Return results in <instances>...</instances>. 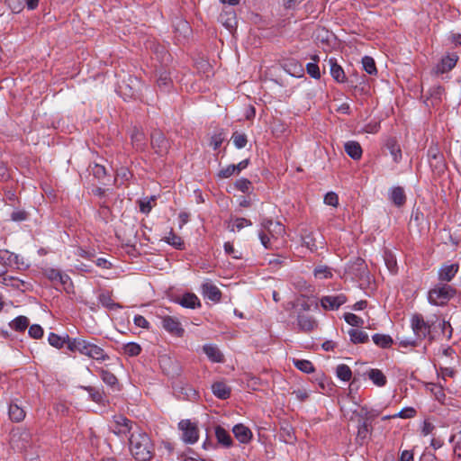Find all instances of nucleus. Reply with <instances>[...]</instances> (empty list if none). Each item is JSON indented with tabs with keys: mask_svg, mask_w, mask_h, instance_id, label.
Segmentation results:
<instances>
[{
	"mask_svg": "<svg viewBox=\"0 0 461 461\" xmlns=\"http://www.w3.org/2000/svg\"><path fill=\"white\" fill-rule=\"evenodd\" d=\"M179 304L190 309H195L201 305L199 298L194 294H184L179 300Z\"/></svg>",
	"mask_w": 461,
	"mask_h": 461,
	"instance_id": "5701e85b",
	"label": "nucleus"
},
{
	"mask_svg": "<svg viewBox=\"0 0 461 461\" xmlns=\"http://www.w3.org/2000/svg\"><path fill=\"white\" fill-rule=\"evenodd\" d=\"M130 450L137 461H149L154 453L153 444L147 433L135 430L131 434Z\"/></svg>",
	"mask_w": 461,
	"mask_h": 461,
	"instance_id": "f257e3e1",
	"label": "nucleus"
},
{
	"mask_svg": "<svg viewBox=\"0 0 461 461\" xmlns=\"http://www.w3.org/2000/svg\"><path fill=\"white\" fill-rule=\"evenodd\" d=\"M29 335L33 339H40L43 335V330L40 325L33 324L29 328Z\"/></svg>",
	"mask_w": 461,
	"mask_h": 461,
	"instance_id": "4d7b16f0",
	"label": "nucleus"
},
{
	"mask_svg": "<svg viewBox=\"0 0 461 461\" xmlns=\"http://www.w3.org/2000/svg\"><path fill=\"white\" fill-rule=\"evenodd\" d=\"M416 414V411L412 407H406L400 411L398 413L394 414L393 417H399L402 419H410L414 417Z\"/></svg>",
	"mask_w": 461,
	"mask_h": 461,
	"instance_id": "8fccbe9b",
	"label": "nucleus"
},
{
	"mask_svg": "<svg viewBox=\"0 0 461 461\" xmlns=\"http://www.w3.org/2000/svg\"><path fill=\"white\" fill-rule=\"evenodd\" d=\"M150 142L157 154L162 156L167 152L169 144L162 132L154 131L151 134Z\"/></svg>",
	"mask_w": 461,
	"mask_h": 461,
	"instance_id": "9b49d317",
	"label": "nucleus"
},
{
	"mask_svg": "<svg viewBox=\"0 0 461 461\" xmlns=\"http://www.w3.org/2000/svg\"><path fill=\"white\" fill-rule=\"evenodd\" d=\"M15 257L13 253H10L8 250H0V261L5 263H11L12 258Z\"/></svg>",
	"mask_w": 461,
	"mask_h": 461,
	"instance_id": "338daca9",
	"label": "nucleus"
},
{
	"mask_svg": "<svg viewBox=\"0 0 461 461\" xmlns=\"http://www.w3.org/2000/svg\"><path fill=\"white\" fill-rule=\"evenodd\" d=\"M458 264L443 265L438 272V280L444 284L450 282L458 272Z\"/></svg>",
	"mask_w": 461,
	"mask_h": 461,
	"instance_id": "ddd939ff",
	"label": "nucleus"
},
{
	"mask_svg": "<svg viewBox=\"0 0 461 461\" xmlns=\"http://www.w3.org/2000/svg\"><path fill=\"white\" fill-rule=\"evenodd\" d=\"M313 275L319 279H328L332 277V273L327 266H318L313 270Z\"/></svg>",
	"mask_w": 461,
	"mask_h": 461,
	"instance_id": "37998d69",
	"label": "nucleus"
},
{
	"mask_svg": "<svg viewBox=\"0 0 461 461\" xmlns=\"http://www.w3.org/2000/svg\"><path fill=\"white\" fill-rule=\"evenodd\" d=\"M157 85L161 91H168L172 85V80L167 71L159 72L157 78Z\"/></svg>",
	"mask_w": 461,
	"mask_h": 461,
	"instance_id": "7c9ffc66",
	"label": "nucleus"
},
{
	"mask_svg": "<svg viewBox=\"0 0 461 461\" xmlns=\"http://www.w3.org/2000/svg\"><path fill=\"white\" fill-rule=\"evenodd\" d=\"M212 393L219 399L225 400L230 395V387L223 382H215L212 384Z\"/></svg>",
	"mask_w": 461,
	"mask_h": 461,
	"instance_id": "6ab92c4d",
	"label": "nucleus"
},
{
	"mask_svg": "<svg viewBox=\"0 0 461 461\" xmlns=\"http://www.w3.org/2000/svg\"><path fill=\"white\" fill-rule=\"evenodd\" d=\"M438 374L445 380L447 376L453 377L455 375V370L451 367H440Z\"/></svg>",
	"mask_w": 461,
	"mask_h": 461,
	"instance_id": "69168bd1",
	"label": "nucleus"
},
{
	"mask_svg": "<svg viewBox=\"0 0 461 461\" xmlns=\"http://www.w3.org/2000/svg\"><path fill=\"white\" fill-rule=\"evenodd\" d=\"M336 375L340 380L348 382L351 379L352 372L348 366L340 364L336 368Z\"/></svg>",
	"mask_w": 461,
	"mask_h": 461,
	"instance_id": "e433bc0d",
	"label": "nucleus"
},
{
	"mask_svg": "<svg viewBox=\"0 0 461 461\" xmlns=\"http://www.w3.org/2000/svg\"><path fill=\"white\" fill-rule=\"evenodd\" d=\"M224 250L226 254L231 256L233 258L238 259L241 258V254L234 249L233 245L230 242L224 243Z\"/></svg>",
	"mask_w": 461,
	"mask_h": 461,
	"instance_id": "13d9d810",
	"label": "nucleus"
},
{
	"mask_svg": "<svg viewBox=\"0 0 461 461\" xmlns=\"http://www.w3.org/2000/svg\"><path fill=\"white\" fill-rule=\"evenodd\" d=\"M103 382L113 389L119 390L118 379L110 371L101 368L99 370Z\"/></svg>",
	"mask_w": 461,
	"mask_h": 461,
	"instance_id": "c85d7f7f",
	"label": "nucleus"
},
{
	"mask_svg": "<svg viewBox=\"0 0 461 461\" xmlns=\"http://www.w3.org/2000/svg\"><path fill=\"white\" fill-rule=\"evenodd\" d=\"M312 59L314 60V62H311L306 65V71L312 78L319 79L321 78V72L319 66L317 64L319 57L317 55H314L312 57Z\"/></svg>",
	"mask_w": 461,
	"mask_h": 461,
	"instance_id": "c9c22d12",
	"label": "nucleus"
},
{
	"mask_svg": "<svg viewBox=\"0 0 461 461\" xmlns=\"http://www.w3.org/2000/svg\"><path fill=\"white\" fill-rule=\"evenodd\" d=\"M164 240L176 249H185L182 238L175 234L173 231H170L168 235L164 238Z\"/></svg>",
	"mask_w": 461,
	"mask_h": 461,
	"instance_id": "473e14b6",
	"label": "nucleus"
},
{
	"mask_svg": "<svg viewBox=\"0 0 461 461\" xmlns=\"http://www.w3.org/2000/svg\"><path fill=\"white\" fill-rule=\"evenodd\" d=\"M303 244L311 251H315L323 246V237L317 231H305L302 235Z\"/></svg>",
	"mask_w": 461,
	"mask_h": 461,
	"instance_id": "0eeeda50",
	"label": "nucleus"
},
{
	"mask_svg": "<svg viewBox=\"0 0 461 461\" xmlns=\"http://www.w3.org/2000/svg\"><path fill=\"white\" fill-rule=\"evenodd\" d=\"M203 350L211 361L214 363L223 362V356L216 346L207 344L203 346Z\"/></svg>",
	"mask_w": 461,
	"mask_h": 461,
	"instance_id": "412c9836",
	"label": "nucleus"
},
{
	"mask_svg": "<svg viewBox=\"0 0 461 461\" xmlns=\"http://www.w3.org/2000/svg\"><path fill=\"white\" fill-rule=\"evenodd\" d=\"M347 302V298L343 294L337 295H326L321 298V305L326 311L338 310Z\"/></svg>",
	"mask_w": 461,
	"mask_h": 461,
	"instance_id": "9d476101",
	"label": "nucleus"
},
{
	"mask_svg": "<svg viewBox=\"0 0 461 461\" xmlns=\"http://www.w3.org/2000/svg\"><path fill=\"white\" fill-rule=\"evenodd\" d=\"M85 389L88 392L91 400L96 403H104V396L103 391L100 389H96L92 386L85 387Z\"/></svg>",
	"mask_w": 461,
	"mask_h": 461,
	"instance_id": "a19ab883",
	"label": "nucleus"
},
{
	"mask_svg": "<svg viewBox=\"0 0 461 461\" xmlns=\"http://www.w3.org/2000/svg\"><path fill=\"white\" fill-rule=\"evenodd\" d=\"M390 199L396 206H402L405 203L406 196L403 188L397 186L390 191Z\"/></svg>",
	"mask_w": 461,
	"mask_h": 461,
	"instance_id": "cd10ccee",
	"label": "nucleus"
},
{
	"mask_svg": "<svg viewBox=\"0 0 461 461\" xmlns=\"http://www.w3.org/2000/svg\"><path fill=\"white\" fill-rule=\"evenodd\" d=\"M99 302L106 308L110 310L119 309L122 306L119 303H115L113 302L111 295L109 293H102L98 296Z\"/></svg>",
	"mask_w": 461,
	"mask_h": 461,
	"instance_id": "4c0bfd02",
	"label": "nucleus"
},
{
	"mask_svg": "<svg viewBox=\"0 0 461 461\" xmlns=\"http://www.w3.org/2000/svg\"><path fill=\"white\" fill-rule=\"evenodd\" d=\"M29 325V320L25 316H19L16 317L11 323L10 326L12 329L23 331Z\"/></svg>",
	"mask_w": 461,
	"mask_h": 461,
	"instance_id": "79ce46f5",
	"label": "nucleus"
},
{
	"mask_svg": "<svg viewBox=\"0 0 461 461\" xmlns=\"http://www.w3.org/2000/svg\"><path fill=\"white\" fill-rule=\"evenodd\" d=\"M433 429H434V426L432 423H430L428 420H425L423 422V425L421 428V433L423 434V436H428L429 434H430L433 431Z\"/></svg>",
	"mask_w": 461,
	"mask_h": 461,
	"instance_id": "774afa93",
	"label": "nucleus"
},
{
	"mask_svg": "<svg viewBox=\"0 0 461 461\" xmlns=\"http://www.w3.org/2000/svg\"><path fill=\"white\" fill-rule=\"evenodd\" d=\"M362 65L364 70L369 75H375L377 73L375 62L373 58L365 56L362 59Z\"/></svg>",
	"mask_w": 461,
	"mask_h": 461,
	"instance_id": "ea45409f",
	"label": "nucleus"
},
{
	"mask_svg": "<svg viewBox=\"0 0 461 461\" xmlns=\"http://www.w3.org/2000/svg\"><path fill=\"white\" fill-rule=\"evenodd\" d=\"M141 351V348L139 344L130 342L124 346V352L130 357L138 356Z\"/></svg>",
	"mask_w": 461,
	"mask_h": 461,
	"instance_id": "49530a36",
	"label": "nucleus"
},
{
	"mask_svg": "<svg viewBox=\"0 0 461 461\" xmlns=\"http://www.w3.org/2000/svg\"><path fill=\"white\" fill-rule=\"evenodd\" d=\"M252 222L246 218H236L233 221L231 230L234 231L237 230L238 231L242 230L245 227L251 226Z\"/></svg>",
	"mask_w": 461,
	"mask_h": 461,
	"instance_id": "09e8293b",
	"label": "nucleus"
},
{
	"mask_svg": "<svg viewBox=\"0 0 461 461\" xmlns=\"http://www.w3.org/2000/svg\"><path fill=\"white\" fill-rule=\"evenodd\" d=\"M344 319L352 327H362L364 325V320L354 313H345Z\"/></svg>",
	"mask_w": 461,
	"mask_h": 461,
	"instance_id": "c03bdc74",
	"label": "nucleus"
},
{
	"mask_svg": "<svg viewBox=\"0 0 461 461\" xmlns=\"http://www.w3.org/2000/svg\"><path fill=\"white\" fill-rule=\"evenodd\" d=\"M324 203L328 205L336 207L339 204V197L337 194L330 192L324 196Z\"/></svg>",
	"mask_w": 461,
	"mask_h": 461,
	"instance_id": "5fc2aeb1",
	"label": "nucleus"
},
{
	"mask_svg": "<svg viewBox=\"0 0 461 461\" xmlns=\"http://www.w3.org/2000/svg\"><path fill=\"white\" fill-rule=\"evenodd\" d=\"M215 436L218 440V443L222 446L229 447L232 444V439L229 432L222 427L217 426L215 428Z\"/></svg>",
	"mask_w": 461,
	"mask_h": 461,
	"instance_id": "393cba45",
	"label": "nucleus"
},
{
	"mask_svg": "<svg viewBox=\"0 0 461 461\" xmlns=\"http://www.w3.org/2000/svg\"><path fill=\"white\" fill-rule=\"evenodd\" d=\"M133 322L137 327L148 329L149 326V321L142 315H135Z\"/></svg>",
	"mask_w": 461,
	"mask_h": 461,
	"instance_id": "680f3d73",
	"label": "nucleus"
},
{
	"mask_svg": "<svg viewBox=\"0 0 461 461\" xmlns=\"http://www.w3.org/2000/svg\"><path fill=\"white\" fill-rule=\"evenodd\" d=\"M235 438L243 444L249 443L252 438L251 430L243 424H237L232 428Z\"/></svg>",
	"mask_w": 461,
	"mask_h": 461,
	"instance_id": "2eb2a0df",
	"label": "nucleus"
},
{
	"mask_svg": "<svg viewBox=\"0 0 461 461\" xmlns=\"http://www.w3.org/2000/svg\"><path fill=\"white\" fill-rule=\"evenodd\" d=\"M203 294L212 302H220L221 293L220 289L213 284L205 283L202 285Z\"/></svg>",
	"mask_w": 461,
	"mask_h": 461,
	"instance_id": "a211bd4d",
	"label": "nucleus"
},
{
	"mask_svg": "<svg viewBox=\"0 0 461 461\" xmlns=\"http://www.w3.org/2000/svg\"><path fill=\"white\" fill-rule=\"evenodd\" d=\"M297 324L299 330L303 332H310L315 330L318 326L316 320L312 316L307 314H298Z\"/></svg>",
	"mask_w": 461,
	"mask_h": 461,
	"instance_id": "4468645a",
	"label": "nucleus"
},
{
	"mask_svg": "<svg viewBox=\"0 0 461 461\" xmlns=\"http://www.w3.org/2000/svg\"><path fill=\"white\" fill-rule=\"evenodd\" d=\"M368 378L373 382V384L378 387H383L387 383V378L384 375V373L376 368H371L366 373Z\"/></svg>",
	"mask_w": 461,
	"mask_h": 461,
	"instance_id": "4be33fe9",
	"label": "nucleus"
},
{
	"mask_svg": "<svg viewBox=\"0 0 461 461\" xmlns=\"http://www.w3.org/2000/svg\"><path fill=\"white\" fill-rule=\"evenodd\" d=\"M75 254L78 257L91 259L95 256V251L94 250H86L83 248H77Z\"/></svg>",
	"mask_w": 461,
	"mask_h": 461,
	"instance_id": "e2e57ef3",
	"label": "nucleus"
},
{
	"mask_svg": "<svg viewBox=\"0 0 461 461\" xmlns=\"http://www.w3.org/2000/svg\"><path fill=\"white\" fill-rule=\"evenodd\" d=\"M131 141L137 150H143L146 148L145 134L137 129L131 133Z\"/></svg>",
	"mask_w": 461,
	"mask_h": 461,
	"instance_id": "c756f323",
	"label": "nucleus"
},
{
	"mask_svg": "<svg viewBox=\"0 0 461 461\" xmlns=\"http://www.w3.org/2000/svg\"><path fill=\"white\" fill-rule=\"evenodd\" d=\"M8 414L10 419L15 422L22 421L25 417L24 410L15 402L9 405Z\"/></svg>",
	"mask_w": 461,
	"mask_h": 461,
	"instance_id": "bb28decb",
	"label": "nucleus"
},
{
	"mask_svg": "<svg viewBox=\"0 0 461 461\" xmlns=\"http://www.w3.org/2000/svg\"><path fill=\"white\" fill-rule=\"evenodd\" d=\"M231 140L237 149H242L247 144V136L244 133L234 132Z\"/></svg>",
	"mask_w": 461,
	"mask_h": 461,
	"instance_id": "a18cd8bd",
	"label": "nucleus"
},
{
	"mask_svg": "<svg viewBox=\"0 0 461 461\" xmlns=\"http://www.w3.org/2000/svg\"><path fill=\"white\" fill-rule=\"evenodd\" d=\"M131 420L122 415H114L111 429L116 435H126L131 430Z\"/></svg>",
	"mask_w": 461,
	"mask_h": 461,
	"instance_id": "6e6552de",
	"label": "nucleus"
},
{
	"mask_svg": "<svg viewBox=\"0 0 461 461\" xmlns=\"http://www.w3.org/2000/svg\"><path fill=\"white\" fill-rule=\"evenodd\" d=\"M428 157L437 162L442 164V156L437 148H429L428 150Z\"/></svg>",
	"mask_w": 461,
	"mask_h": 461,
	"instance_id": "052dcab7",
	"label": "nucleus"
},
{
	"mask_svg": "<svg viewBox=\"0 0 461 461\" xmlns=\"http://www.w3.org/2000/svg\"><path fill=\"white\" fill-rule=\"evenodd\" d=\"M346 153L354 160H358L362 157V148L357 141L350 140L345 143Z\"/></svg>",
	"mask_w": 461,
	"mask_h": 461,
	"instance_id": "aec40b11",
	"label": "nucleus"
},
{
	"mask_svg": "<svg viewBox=\"0 0 461 461\" xmlns=\"http://www.w3.org/2000/svg\"><path fill=\"white\" fill-rule=\"evenodd\" d=\"M285 234V229L279 221L266 219L261 222L258 238L262 246L267 249H277L278 240Z\"/></svg>",
	"mask_w": 461,
	"mask_h": 461,
	"instance_id": "f03ea898",
	"label": "nucleus"
},
{
	"mask_svg": "<svg viewBox=\"0 0 461 461\" xmlns=\"http://www.w3.org/2000/svg\"><path fill=\"white\" fill-rule=\"evenodd\" d=\"M68 339L70 338L68 336L60 337L55 333H50L48 337L49 343L57 348H61L65 344L68 345Z\"/></svg>",
	"mask_w": 461,
	"mask_h": 461,
	"instance_id": "58836bf2",
	"label": "nucleus"
},
{
	"mask_svg": "<svg viewBox=\"0 0 461 461\" xmlns=\"http://www.w3.org/2000/svg\"><path fill=\"white\" fill-rule=\"evenodd\" d=\"M372 339H373L374 343L382 348H388L393 343V340L391 338V336L385 335V334H378L377 333V334L373 335Z\"/></svg>",
	"mask_w": 461,
	"mask_h": 461,
	"instance_id": "2f4dec72",
	"label": "nucleus"
},
{
	"mask_svg": "<svg viewBox=\"0 0 461 461\" xmlns=\"http://www.w3.org/2000/svg\"><path fill=\"white\" fill-rule=\"evenodd\" d=\"M370 423L368 422V419H365L358 423L357 426V439L365 440L367 438L370 431Z\"/></svg>",
	"mask_w": 461,
	"mask_h": 461,
	"instance_id": "72a5a7b5",
	"label": "nucleus"
},
{
	"mask_svg": "<svg viewBox=\"0 0 461 461\" xmlns=\"http://www.w3.org/2000/svg\"><path fill=\"white\" fill-rule=\"evenodd\" d=\"M350 341L354 344L366 343L368 341V334L361 330L357 329H350L348 331Z\"/></svg>",
	"mask_w": 461,
	"mask_h": 461,
	"instance_id": "b1692460",
	"label": "nucleus"
},
{
	"mask_svg": "<svg viewBox=\"0 0 461 461\" xmlns=\"http://www.w3.org/2000/svg\"><path fill=\"white\" fill-rule=\"evenodd\" d=\"M68 348L70 351H77L99 362H104L110 358L101 346L83 338L68 339Z\"/></svg>",
	"mask_w": 461,
	"mask_h": 461,
	"instance_id": "7ed1b4c3",
	"label": "nucleus"
},
{
	"mask_svg": "<svg viewBox=\"0 0 461 461\" xmlns=\"http://www.w3.org/2000/svg\"><path fill=\"white\" fill-rule=\"evenodd\" d=\"M155 202V197L154 196H151L149 198H145L143 200H140V210L142 213H145V214H148L152 207H153V204L152 203Z\"/></svg>",
	"mask_w": 461,
	"mask_h": 461,
	"instance_id": "de8ad7c7",
	"label": "nucleus"
},
{
	"mask_svg": "<svg viewBox=\"0 0 461 461\" xmlns=\"http://www.w3.org/2000/svg\"><path fill=\"white\" fill-rule=\"evenodd\" d=\"M444 94V88L440 86H434L428 91L427 99L430 101L432 105H435L441 102L442 95Z\"/></svg>",
	"mask_w": 461,
	"mask_h": 461,
	"instance_id": "a878e982",
	"label": "nucleus"
},
{
	"mask_svg": "<svg viewBox=\"0 0 461 461\" xmlns=\"http://www.w3.org/2000/svg\"><path fill=\"white\" fill-rule=\"evenodd\" d=\"M456 295V289L444 283L433 285L428 292V302L434 306H446Z\"/></svg>",
	"mask_w": 461,
	"mask_h": 461,
	"instance_id": "20e7f679",
	"label": "nucleus"
},
{
	"mask_svg": "<svg viewBox=\"0 0 461 461\" xmlns=\"http://www.w3.org/2000/svg\"><path fill=\"white\" fill-rule=\"evenodd\" d=\"M293 362L294 366L303 373L310 374L314 371V366L312 363L309 360L294 359Z\"/></svg>",
	"mask_w": 461,
	"mask_h": 461,
	"instance_id": "f704fd0d",
	"label": "nucleus"
},
{
	"mask_svg": "<svg viewBox=\"0 0 461 461\" xmlns=\"http://www.w3.org/2000/svg\"><path fill=\"white\" fill-rule=\"evenodd\" d=\"M283 69L292 77H301L303 76V65L296 59H285L282 63Z\"/></svg>",
	"mask_w": 461,
	"mask_h": 461,
	"instance_id": "f8f14e48",
	"label": "nucleus"
},
{
	"mask_svg": "<svg viewBox=\"0 0 461 461\" xmlns=\"http://www.w3.org/2000/svg\"><path fill=\"white\" fill-rule=\"evenodd\" d=\"M162 327L171 335L176 337H183L185 330L183 329L180 321L172 316H164L161 318Z\"/></svg>",
	"mask_w": 461,
	"mask_h": 461,
	"instance_id": "1a4fd4ad",
	"label": "nucleus"
},
{
	"mask_svg": "<svg viewBox=\"0 0 461 461\" xmlns=\"http://www.w3.org/2000/svg\"><path fill=\"white\" fill-rule=\"evenodd\" d=\"M178 428L182 431V439L186 444H194L198 440L199 430L194 422L190 420H183L178 423Z\"/></svg>",
	"mask_w": 461,
	"mask_h": 461,
	"instance_id": "423d86ee",
	"label": "nucleus"
},
{
	"mask_svg": "<svg viewBox=\"0 0 461 461\" xmlns=\"http://www.w3.org/2000/svg\"><path fill=\"white\" fill-rule=\"evenodd\" d=\"M266 260H267L268 265L273 267H279L283 263V259L280 256H272L268 258H267Z\"/></svg>",
	"mask_w": 461,
	"mask_h": 461,
	"instance_id": "0e129e2a",
	"label": "nucleus"
},
{
	"mask_svg": "<svg viewBox=\"0 0 461 461\" xmlns=\"http://www.w3.org/2000/svg\"><path fill=\"white\" fill-rule=\"evenodd\" d=\"M235 186L241 192L248 193L250 189L251 182L246 178H240L236 181Z\"/></svg>",
	"mask_w": 461,
	"mask_h": 461,
	"instance_id": "603ef678",
	"label": "nucleus"
},
{
	"mask_svg": "<svg viewBox=\"0 0 461 461\" xmlns=\"http://www.w3.org/2000/svg\"><path fill=\"white\" fill-rule=\"evenodd\" d=\"M458 57L456 54L444 57L436 67L438 74H444L451 70L456 64Z\"/></svg>",
	"mask_w": 461,
	"mask_h": 461,
	"instance_id": "dca6fc26",
	"label": "nucleus"
},
{
	"mask_svg": "<svg viewBox=\"0 0 461 461\" xmlns=\"http://www.w3.org/2000/svg\"><path fill=\"white\" fill-rule=\"evenodd\" d=\"M387 146L390 149V153L393 158V161L399 162V160L402 158V151L400 148L394 143H388Z\"/></svg>",
	"mask_w": 461,
	"mask_h": 461,
	"instance_id": "864d4df0",
	"label": "nucleus"
},
{
	"mask_svg": "<svg viewBox=\"0 0 461 461\" xmlns=\"http://www.w3.org/2000/svg\"><path fill=\"white\" fill-rule=\"evenodd\" d=\"M60 273L61 272L59 270L55 268H47L44 271V275L46 276V277L54 283H57Z\"/></svg>",
	"mask_w": 461,
	"mask_h": 461,
	"instance_id": "bf43d9fd",
	"label": "nucleus"
},
{
	"mask_svg": "<svg viewBox=\"0 0 461 461\" xmlns=\"http://www.w3.org/2000/svg\"><path fill=\"white\" fill-rule=\"evenodd\" d=\"M92 173L95 177L101 180L106 176V169L104 166L99 164H95L92 167Z\"/></svg>",
	"mask_w": 461,
	"mask_h": 461,
	"instance_id": "3c124183",
	"label": "nucleus"
},
{
	"mask_svg": "<svg viewBox=\"0 0 461 461\" xmlns=\"http://www.w3.org/2000/svg\"><path fill=\"white\" fill-rule=\"evenodd\" d=\"M329 65H330V75H331L332 78L338 83L346 82L347 77H346L345 72H344L343 68H341V66H339L337 63L336 59L330 58L329 59Z\"/></svg>",
	"mask_w": 461,
	"mask_h": 461,
	"instance_id": "f3484780",
	"label": "nucleus"
},
{
	"mask_svg": "<svg viewBox=\"0 0 461 461\" xmlns=\"http://www.w3.org/2000/svg\"><path fill=\"white\" fill-rule=\"evenodd\" d=\"M438 321V317L433 315L429 320L425 321L420 313H415L411 318V327L418 339H425L429 336L431 327Z\"/></svg>",
	"mask_w": 461,
	"mask_h": 461,
	"instance_id": "39448f33",
	"label": "nucleus"
},
{
	"mask_svg": "<svg viewBox=\"0 0 461 461\" xmlns=\"http://www.w3.org/2000/svg\"><path fill=\"white\" fill-rule=\"evenodd\" d=\"M234 174H236V167H234V164H233V165H229L225 168H222L221 170H220V172L218 173V176L221 178H228Z\"/></svg>",
	"mask_w": 461,
	"mask_h": 461,
	"instance_id": "6e6d98bb",
	"label": "nucleus"
}]
</instances>
